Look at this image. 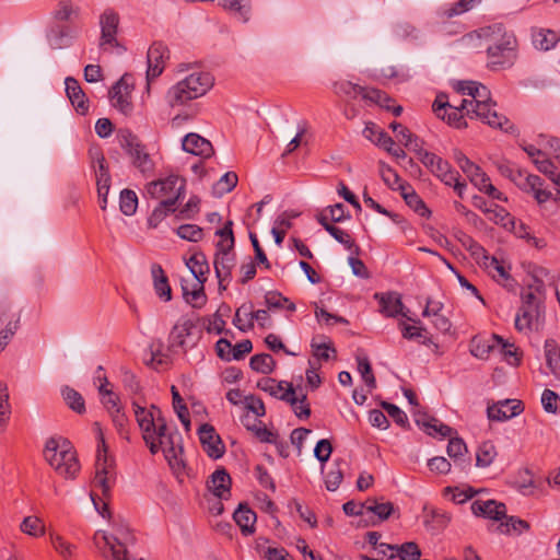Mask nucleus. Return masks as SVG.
Returning <instances> with one entry per match:
<instances>
[{"label": "nucleus", "instance_id": "4", "mask_svg": "<svg viewBox=\"0 0 560 560\" xmlns=\"http://www.w3.org/2000/svg\"><path fill=\"white\" fill-rule=\"evenodd\" d=\"M479 36L489 43L487 55L492 69L511 65L515 39L504 32L501 24L481 28Z\"/></svg>", "mask_w": 560, "mask_h": 560}, {"label": "nucleus", "instance_id": "46", "mask_svg": "<svg viewBox=\"0 0 560 560\" xmlns=\"http://www.w3.org/2000/svg\"><path fill=\"white\" fill-rule=\"evenodd\" d=\"M534 164L540 173L549 177L557 186L558 194H560V172L556 173V170L560 165H556L548 156L546 159H534Z\"/></svg>", "mask_w": 560, "mask_h": 560}, {"label": "nucleus", "instance_id": "23", "mask_svg": "<svg viewBox=\"0 0 560 560\" xmlns=\"http://www.w3.org/2000/svg\"><path fill=\"white\" fill-rule=\"evenodd\" d=\"M231 483V477L224 468L217 469L207 482L208 489L219 499L230 497Z\"/></svg>", "mask_w": 560, "mask_h": 560}, {"label": "nucleus", "instance_id": "60", "mask_svg": "<svg viewBox=\"0 0 560 560\" xmlns=\"http://www.w3.org/2000/svg\"><path fill=\"white\" fill-rule=\"evenodd\" d=\"M425 331L427 329L423 327L401 324V334L405 339H421V343L430 345L432 343V339L423 334Z\"/></svg>", "mask_w": 560, "mask_h": 560}, {"label": "nucleus", "instance_id": "43", "mask_svg": "<svg viewBox=\"0 0 560 560\" xmlns=\"http://www.w3.org/2000/svg\"><path fill=\"white\" fill-rule=\"evenodd\" d=\"M79 13L80 8L74 5L72 0H58L52 16L58 22H67L70 21L72 16L77 18Z\"/></svg>", "mask_w": 560, "mask_h": 560}, {"label": "nucleus", "instance_id": "53", "mask_svg": "<svg viewBox=\"0 0 560 560\" xmlns=\"http://www.w3.org/2000/svg\"><path fill=\"white\" fill-rule=\"evenodd\" d=\"M534 45L536 48L541 50H549L555 47L558 42V36L553 31L550 30H539L534 34L533 38Z\"/></svg>", "mask_w": 560, "mask_h": 560}, {"label": "nucleus", "instance_id": "3", "mask_svg": "<svg viewBox=\"0 0 560 560\" xmlns=\"http://www.w3.org/2000/svg\"><path fill=\"white\" fill-rule=\"evenodd\" d=\"M494 105L490 97V91L480 83L474 88L470 100L464 98L460 102L462 108H465L466 115L470 118L476 117L490 127L503 129L509 124V119L494 110Z\"/></svg>", "mask_w": 560, "mask_h": 560}, {"label": "nucleus", "instance_id": "6", "mask_svg": "<svg viewBox=\"0 0 560 560\" xmlns=\"http://www.w3.org/2000/svg\"><path fill=\"white\" fill-rule=\"evenodd\" d=\"M119 145L130 156L132 165L144 176H151L154 171V162L145 145L129 129H119L117 132Z\"/></svg>", "mask_w": 560, "mask_h": 560}, {"label": "nucleus", "instance_id": "34", "mask_svg": "<svg viewBox=\"0 0 560 560\" xmlns=\"http://www.w3.org/2000/svg\"><path fill=\"white\" fill-rule=\"evenodd\" d=\"M544 180L533 174H528L524 177V183H522V188L526 191H530L534 195V198L538 203H544L551 198V192L547 189L542 188Z\"/></svg>", "mask_w": 560, "mask_h": 560}, {"label": "nucleus", "instance_id": "54", "mask_svg": "<svg viewBox=\"0 0 560 560\" xmlns=\"http://www.w3.org/2000/svg\"><path fill=\"white\" fill-rule=\"evenodd\" d=\"M172 398H173V408L177 413L180 422L185 425L186 429H189L190 418L187 406L184 404L183 398L180 397L177 388L173 385L171 388Z\"/></svg>", "mask_w": 560, "mask_h": 560}, {"label": "nucleus", "instance_id": "24", "mask_svg": "<svg viewBox=\"0 0 560 560\" xmlns=\"http://www.w3.org/2000/svg\"><path fill=\"white\" fill-rule=\"evenodd\" d=\"M257 387L268 393L270 396L283 401L290 400L289 397L294 394L292 384L285 382H277L276 380L269 377L260 380L257 383Z\"/></svg>", "mask_w": 560, "mask_h": 560}, {"label": "nucleus", "instance_id": "55", "mask_svg": "<svg viewBox=\"0 0 560 560\" xmlns=\"http://www.w3.org/2000/svg\"><path fill=\"white\" fill-rule=\"evenodd\" d=\"M366 511L377 515L381 521H385L394 512V504L392 502L378 503L375 499L370 498L366 500Z\"/></svg>", "mask_w": 560, "mask_h": 560}, {"label": "nucleus", "instance_id": "25", "mask_svg": "<svg viewBox=\"0 0 560 560\" xmlns=\"http://www.w3.org/2000/svg\"><path fill=\"white\" fill-rule=\"evenodd\" d=\"M67 96L69 97L71 104L75 108V110L82 115L86 114L89 110V104L79 82L74 78H67L65 81Z\"/></svg>", "mask_w": 560, "mask_h": 560}, {"label": "nucleus", "instance_id": "29", "mask_svg": "<svg viewBox=\"0 0 560 560\" xmlns=\"http://www.w3.org/2000/svg\"><path fill=\"white\" fill-rule=\"evenodd\" d=\"M381 547L392 550L388 559H395L398 557L400 560H420L421 557V550L413 541H407L402 545L382 544Z\"/></svg>", "mask_w": 560, "mask_h": 560}, {"label": "nucleus", "instance_id": "39", "mask_svg": "<svg viewBox=\"0 0 560 560\" xmlns=\"http://www.w3.org/2000/svg\"><path fill=\"white\" fill-rule=\"evenodd\" d=\"M366 139L378 145L384 150H390L395 144L393 138L382 129H378L374 124H370L363 131Z\"/></svg>", "mask_w": 560, "mask_h": 560}, {"label": "nucleus", "instance_id": "36", "mask_svg": "<svg viewBox=\"0 0 560 560\" xmlns=\"http://www.w3.org/2000/svg\"><path fill=\"white\" fill-rule=\"evenodd\" d=\"M375 299L380 300L381 311L386 316L395 317L402 313L404 304L401 298L397 293H387L374 295Z\"/></svg>", "mask_w": 560, "mask_h": 560}, {"label": "nucleus", "instance_id": "62", "mask_svg": "<svg viewBox=\"0 0 560 560\" xmlns=\"http://www.w3.org/2000/svg\"><path fill=\"white\" fill-rule=\"evenodd\" d=\"M443 492L445 497L452 494L451 500L456 504L465 503L477 493V491H475L471 487H468L467 489L446 487L444 488Z\"/></svg>", "mask_w": 560, "mask_h": 560}, {"label": "nucleus", "instance_id": "41", "mask_svg": "<svg viewBox=\"0 0 560 560\" xmlns=\"http://www.w3.org/2000/svg\"><path fill=\"white\" fill-rule=\"evenodd\" d=\"M493 340L497 342V346L500 347V352L508 363L515 366L521 363L522 352L513 343H509L499 335H493Z\"/></svg>", "mask_w": 560, "mask_h": 560}, {"label": "nucleus", "instance_id": "8", "mask_svg": "<svg viewBox=\"0 0 560 560\" xmlns=\"http://www.w3.org/2000/svg\"><path fill=\"white\" fill-rule=\"evenodd\" d=\"M95 544L100 547V540L104 542L103 556L107 560H128L127 547L135 541L132 533L128 528H117L114 535L96 533Z\"/></svg>", "mask_w": 560, "mask_h": 560}, {"label": "nucleus", "instance_id": "50", "mask_svg": "<svg viewBox=\"0 0 560 560\" xmlns=\"http://www.w3.org/2000/svg\"><path fill=\"white\" fill-rule=\"evenodd\" d=\"M291 400H285V402L290 404L294 415L300 419H307L311 416V408L307 401V396L302 394L300 397L296 396V390L294 389V394L289 397Z\"/></svg>", "mask_w": 560, "mask_h": 560}, {"label": "nucleus", "instance_id": "56", "mask_svg": "<svg viewBox=\"0 0 560 560\" xmlns=\"http://www.w3.org/2000/svg\"><path fill=\"white\" fill-rule=\"evenodd\" d=\"M120 211L125 215H132L138 207V197L133 190L122 189L119 198Z\"/></svg>", "mask_w": 560, "mask_h": 560}, {"label": "nucleus", "instance_id": "10", "mask_svg": "<svg viewBox=\"0 0 560 560\" xmlns=\"http://www.w3.org/2000/svg\"><path fill=\"white\" fill-rule=\"evenodd\" d=\"M129 80L130 77L124 74L109 90V98L113 106L125 116H130L133 110L131 102L133 85Z\"/></svg>", "mask_w": 560, "mask_h": 560}, {"label": "nucleus", "instance_id": "52", "mask_svg": "<svg viewBox=\"0 0 560 560\" xmlns=\"http://www.w3.org/2000/svg\"><path fill=\"white\" fill-rule=\"evenodd\" d=\"M369 89L362 88L358 84H354L350 81H339L334 83V92L339 96H348L350 98H355L358 95L363 97V94Z\"/></svg>", "mask_w": 560, "mask_h": 560}, {"label": "nucleus", "instance_id": "33", "mask_svg": "<svg viewBox=\"0 0 560 560\" xmlns=\"http://www.w3.org/2000/svg\"><path fill=\"white\" fill-rule=\"evenodd\" d=\"M416 422L431 436L447 438L451 436L453 432L451 427L442 423L435 418L427 417L425 415L417 417Z\"/></svg>", "mask_w": 560, "mask_h": 560}, {"label": "nucleus", "instance_id": "9", "mask_svg": "<svg viewBox=\"0 0 560 560\" xmlns=\"http://www.w3.org/2000/svg\"><path fill=\"white\" fill-rule=\"evenodd\" d=\"M148 195L160 201L167 197H175L178 194V201L184 198L185 179L177 175H170L165 178L153 180L147 185Z\"/></svg>", "mask_w": 560, "mask_h": 560}, {"label": "nucleus", "instance_id": "49", "mask_svg": "<svg viewBox=\"0 0 560 560\" xmlns=\"http://www.w3.org/2000/svg\"><path fill=\"white\" fill-rule=\"evenodd\" d=\"M247 420L248 416H245L242 419V423L247 430L252 431L260 442L275 444L277 443L278 434L276 432H272L262 425L261 421L258 422L259 425L254 424V427H249V423L246 422Z\"/></svg>", "mask_w": 560, "mask_h": 560}, {"label": "nucleus", "instance_id": "57", "mask_svg": "<svg viewBox=\"0 0 560 560\" xmlns=\"http://www.w3.org/2000/svg\"><path fill=\"white\" fill-rule=\"evenodd\" d=\"M62 396L66 404L75 412L82 413L85 411V404L82 395L70 387L62 389Z\"/></svg>", "mask_w": 560, "mask_h": 560}, {"label": "nucleus", "instance_id": "45", "mask_svg": "<svg viewBox=\"0 0 560 560\" xmlns=\"http://www.w3.org/2000/svg\"><path fill=\"white\" fill-rule=\"evenodd\" d=\"M343 459H336L332 467L325 474V486L328 491H336L343 479Z\"/></svg>", "mask_w": 560, "mask_h": 560}, {"label": "nucleus", "instance_id": "16", "mask_svg": "<svg viewBox=\"0 0 560 560\" xmlns=\"http://www.w3.org/2000/svg\"><path fill=\"white\" fill-rule=\"evenodd\" d=\"M432 174L440 178L447 186H452L458 197H464V191L467 187L466 183L459 182V173L452 167V165L444 159H440L435 164Z\"/></svg>", "mask_w": 560, "mask_h": 560}, {"label": "nucleus", "instance_id": "58", "mask_svg": "<svg viewBox=\"0 0 560 560\" xmlns=\"http://www.w3.org/2000/svg\"><path fill=\"white\" fill-rule=\"evenodd\" d=\"M465 110V108H462V106H450L447 110L440 117L442 119L446 120L447 124L454 128L462 129L467 127V122L462 114V112Z\"/></svg>", "mask_w": 560, "mask_h": 560}, {"label": "nucleus", "instance_id": "22", "mask_svg": "<svg viewBox=\"0 0 560 560\" xmlns=\"http://www.w3.org/2000/svg\"><path fill=\"white\" fill-rule=\"evenodd\" d=\"M541 313L539 308L520 307L515 316V329L526 334L537 329Z\"/></svg>", "mask_w": 560, "mask_h": 560}, {"label": "nucleus", "instance_id": "1", "mask_svg": "<svg viewBox=\"0 0 560 560\" xmlns=\"http://www.w3.org/2000/svg\"><path fill=\"white\" fill-rule=\"evenodd\" d=\"M132 405L137 423L151 454L154 455L162 450L172 470L175 474H182L185 470L182 436L177 432L168 431L166 419L155 405H151L149 409L137 402Z\"/></svg>", "mask_w": 560, "mask_h": 560}, {"label": "nucleus", "instance_id": "51", "mask_svg": "<svg viewBox=\"0 0 560 560\" xmlns=\"http://www.w3.org/2000/svg\"><path fill=\"white\" fill-rule=\"evenodd\" d=\"M495 456L497 450L493 443L490 441L483 442L477 451L476 464L478 467H488L493 463Z\"/></svg>", "mask_w": 560, "mask_h": 560}, {"label": "nucleus", "instance_id": "20", "mask_svg": "<svg viewBox=\"0 0 560 560\" xmlns=\"http://www.w3.org/2000/svg\"><path fill=\"white\" fill-rule=\"evenodd\" d=\"M471 512L476 516H483L494 521H501L506 517V508L504 503L494 500L480 501L477 500L471 504Z\"/></svg>", "mask_w": 560, "mask_h": 560}, {"label": "nucleus", "instance_id": "38", "mask_svg": "<svg viewBox=\"0 0 560 560\" xmlns=\"http://www.w3.org/2000/svg\"><path fill=\"white\" fill-rule=\"evenodd\" d=\"M545 357L551 373L560 381V348L553 339L545 341Z\"/></svg>", "mask_w": 560, "mask_h": 560}, {"label": "nucleus", "instance_id": "12", "mask_svg": "<svg viewBox=\"0 0 560 560\" xmlns=\"http://www.w3.org/2000/svg\"><path fill=\"white\" fill-rule=\"evenodd\" d=\"M170 59V50L166 45L161 42H154L147 54L148 70L147 81L150 82L160 77L165 68L166 61Z\"/></svg>", "mask_w": 560, "mask_h": 560}, {"label": "nucleus", "instance_id": "2", "mask_svg": "<svg viewBox=\"0 0 560 560\" xmlns=\"http://www.w3.org/2000/svg\"><path fill=\"white\" fill-rule=\"evenodd\" d=\"M44 457L51 468L65 479H74L80 471L77 453L66 439L50 438L47 440Z\"/></svg>", "mask_w": 560, "mask_h": 560}, {"label": "nucleus", "instance_id": "44", "mask_svg": "<svg viewBox=\"0 0 560 560\" xmlns=\"http://www.w3.org/2000/svg\"><path fill=\"white\" fill-rule=\"evenodd\" d=\"M232 226L233 222L229 220L225 222L223 228L215 232V235L220 237L219 242L217 243V252L233 250L235 238Z\"/></svg>", "mask_w": 560, "mask_h": 560}, {"label": "nucleus", "instance_id": "42", "mask_svg": "<svg viewBox=\"0 0 560 560\" xmlns=\"http://www.w3.org/2000/svg\"><path fill=\"white\" fill-rule=\"evenodd\" d=\"M389 128L396 132V137L398 141L404 144L406 148L412 150V147H419V143L422 141L418 136L412 133L407 127L402 126L397 121H393L389 124Z\"/></svg>", "mask_w": 560, "mask_h": 560}, {"label": "nucleus", "instance_id": "27", "mask_svg": "<svg viewBox=\"0 0 560 560\" xmlns=\"http://www.w3.org/2000/svg\"><path fill=\"white\" fill-rule=\"evenodd\" d=\"M423 513L425 527L433 532L444 529L451 521V515L446 511L434 506L424 505Z\"/></svg>", "mask_w": 560, "mask_h": 560}, {"label": "nucleus", "instance_id": "7", "mask_svg": "<svg viewBox=\"0 0 560 560\" xmlns=\"http://www.w3.org/2000/svg\"><path fill=\"white\" fill-rule=\"evenodd\" d=\"M116 481L115 460L108 455L107 446L104 436L100 435V443L97 446V455L95 462V477L94 486L102 491V494L107 498Z\"/></svg>", "mask_w": 560, "mask_h": 560}, {"label": "nucleus", "instance_id": "35", "mask_svg": "<svg viewBox=\"0 0 560 560\" xmlns=\"http://www.w3.org/2000/svg\"><path fill=\"white\" fill-rule=\"evenodd\" d=\"M316 220L338 243L343 244L348 249L355 246L347 232L328 222V215L325 212H319Z\"/></svg>", "mask_w": 560, "mask_h": 560}, {"label": "nucleus", "instance_id": "31", "mask_svg": "<svg viewBox=\"0 0 560 560\" xmlns=\"http://www.w3.org/2000/svg\"><path fill=\"white\" fill-rule=\"evenodd\" d=\"M233 518L243 535H252L255 532L256 513L246 504L241 503L238 505L237 510L233 513Z\"/></svg>", "mask_w": 560, "mask_h": 560}, {"label": "nucleus", "instance_id": "32", "mask_svg": "<svg viewBox=\"0 0 560 560\" xmlns=\"http://www.w3.org/2000/svg\"><path fill=\"white\" fill-rule=\"evenodd\" d=\"M151 275L153 278L154 290L158 296L166 302L170 301L172 299V289L162 266L159 264H153L151 266Z\"/></svg>", "mask_w": 560, "mask_h": 560}, {"label": "nucleus", "instance_id": "14", "mask_svg": "<svg viewBox=\"0 0 560 560\" xmlns=\"http://www.w3.org/2000/svg\"><path fill=\"white\" fill-rule=\"evenodd\" d=\"M198 434L202 448L209 457L218 459L224 455L225 446L211 424H201Z\"/></svg>", "mask_w": 560, "mask_h": 560}, {"label": "nucleus", "instance_id": "37", "mask_svg": "<svg viewBox=\"0 0 560 560\" xmlns=\"http://www.w3.org/2000/svg\"><path fill=\"white\" fill-rule=\"evenodd\" d=\"M398 189L400 190L406 203L417 213H419L421 217H427L430 213V210L427 208L423 200L417 195L410 185L400 184Z\"/></svg>", "mask_w": 560, "mask_h": 560}, {"label": "nucleus", "instance_id": "30", "mask_svg": "<svg viewBox=\"0 0 560 560\" xmlns=\"http://www.w3.org/2000/svg\"><path fill=\"white\" fill-rule=\"evenodd\" d=\"M77 36V31L70 25H56L51 27L48 38L55 49L67 47L71 39Z\"/></svg>", "mask_w": 560, "mask_h": 560}, {"label": "nucleus", "instance_id": "64", "mask_svg": "<svg viewBox=\"0 0 560 560\" xmlns=\"http://www.w3.org/2000/svg\"><path fill=\"white\" fill-rule=\"evenodd\" d=\"M21 530L31 536L38 537L44 534V525L38 517L27 516L21 524Z\"/></svg>", "mask_w": 560, "mask_h": 560}, {"label": "nucleus", "instance_id": "5", "mask_svg": "<svg viewBox=\"0 0 560 560\" xmlns=\"http://www.w3.org/2000/svg\"><path fill=\"white\" fill-rule=\"evenodd\" d=\"M213 85V77L209 72H192L172 86L167 93L171 106L183 105L205 95Z\"/></svg>", "mask_w": 560, "mask_h": 560}, {"label": "nucleus", "instance_id": "63", "mask_svg": "<svg viewBox=\"0 0 560 560\" xmlns=\"http://www.w3.org/2000/svg\"><path fill=\"white\" fill-rule=\"evenodd\" d=\"M55 550L65 559L71 560L74 555L75 546L65 540L61 536H50Z\"/></svg>", "mask_w": 560, "mask_h": 560}, {"label": "nucleus", "instance_id": "21", "mask_svg": "<svg viewBox=\"0 0 560 560\" xmlns=\"http://www.w3.org/2000/svg\"><path fill=\"white\" fill-rule=\"evenodd\" d=\"M183 150L201 158H210L213 154V147L209 140L198 133H188L183 139Z\"/></svg>", "mask_w": 560, "mask_h": 560}, {"label": "nucleus", "instance_id": "26", "mask_svg": "<svg viewBox=\"0 0 560 560\" xmlns=\"http://www.w3.org/2000/svg\"><path fill=\"white\" fill-rule=\"evenodd\" d=\"M205 282L206 281L195 280L190 287L185 280L182 282L183 295L186 302L195 308H201L207 302V295L203 287Z\"/></svg>", "mask_w": 560, "mask_h": 560}, {"label": "nucleus", "instance_id": "59", "mask_svg": "<svg viewBox=\"0 0 560 560\" xmlns=\"http://www.w3.org/2000/svg\"><path fill=\"white\" fill-rule=\"evenodd\" d=\"M357 362H358V370L364 381V383L366 384V386L370 388V389H373L376 387V380H375V376L373 374V371H372V366H371V363L369 361V358L368 357H360L358 355L357 357Z\"/></svg>", "mask_w": 560, "mask_h": 560}, {"label": "nucleus", "instance_id": "17", "mask_svg": "<svg viewBox=\"0 0 560 560\" xmlns=\"http://www.w3.org/2000/svg\"><path fill=\"white\" fill-rule=\"evenodd\" d=\"M236 262L235 253L233 250L215 252L214 270L219 280V289L225 290L224 282H230L232 278V269Z\"/></svg>", "mask_w": 560, "mask_h": 560}, {"label": "nucleus", "instance_id": "19", "mask_svg": "<svg viewBox=\"0 0 560 560\" xmlns=\"http://www.w3.org/2000/svg\"><path fill=\"white\" fill-rule=\"evenodd\" d=\"M195 323L189 318H180L172 328L168 335V350L177 352L178 349L185 351L186 338L191 335Z\"/></svg>", "mask_w": 560, "mask_h": 560}, {"label": "nucleus", "instance_id": "40", "mask_svg": "<svg viewBox=\"0 0 560 560\" xmlns=\"http://www.w3.org/2000/svg\"><path fill=\"white\" fill-rule=\"evenodd\" d=\"M195 280L207 281L209 265L202 253L194 254L186 262Z\"/></svg>", "mask_w": 560, "mask_h": 560}, {"label": "nucleus", "instance_id": "13", "mask_svg": "<svg viewBox=\"0 0 560 560\" xmlns=\"http://www.w3.org/2000/svg\"><path fill=\"white\" fill-rule=\"evenodd\" d=\"M120 18L117 11L112 8H107L100 15V27H101V38L100 46L104 47L106 45L110 47H118L119 44L117 42V33L119 26Z\"/></svg>", "mask_w": 560, "mask_h": 560}, {"label": "nucleus", "instance_id": "61", "mask_svg": "<svg viewBox=\"0 0 560 560\" xmlns=\"http://www.w3.org/2000/svg\"><path fill=\"white\" fill-rule=\"evenodd\" d=\"M176 234L189 242H199L203 236V231L196 224H183L176 230Z\"/></svg>", "mask_w": 560, "mask_h": 560}, {"label": "nucleus", "instance_id": "11", "mask_svg": "<svg viewBox=\"0 0 560 560\" xmlns=\"http://www.w3.org/2000/svg\"><path fill=\"white\" fill-rule=\"evenodd\" d=\"M255 320H257L261 327L271 325L268 311H253V305L249 303L243 304L236 310L233 324L241 331H248L254 328Z\"/></svg>", "mask_w": 560, "mask_h": 560}, {"label": "nucleus", "instance_id": "47", "mask_svg": "<svg viewBox=\"0 0 560 560\" xmlns=\"http://www.w3.org/2000/svg\"><path fill=\"white\" fill-rule=\"evenodd\" d=\"M220 4L229 12L240 16L244 22L248 21L250 12L249 0H220Z\"/></svg>", "mask_w": 560, "mask_h": 560}, {"label": "nucleus", "instance_id": "18", "mask_svg": "<svg viewBox=\"0 0 560 560\" xmlns=\"http://www.w3.org/2000/svg\"><path fill=\"white\" fill-rule=\"evenodd\" d=\"M96 164L97 166L95 170V174L100 207L103 211H105L107 207V196L110 188V174L103 154H100L97 156Z\"/></svg>", "mask_w": 560, "mask_h": 560}, {"label": "nucleus", "instance_id": "48", "mask_svg": "<svg viewBox=\"0 0 560 560\" xmlns=\"http://www.w3.org/2000/svg\"><path fill=\"white\" fill-rule=\"evenodd\" d=\"M249 365L252 370L258 373L270 374L276 368V361L270 354L260 353L250 358Z\"/></svg>", "mask_w": 560, "mask_h": 560}, {"label": "nucleus", "instance_id": "28", "mask_svg": "<svg viewBox=\"0 0 560 560\" xmlns=\"http://www.w3.org/2000/svg\"><path fill=\"white\" fill-rule=\"evenodd\" d=\"M178 202V195L175 197H167L166 199L159 202L153 209L151 215L148 219L149 228H158L159 224L170 214L176 212V205Z\"/></svg>", "mask_w": 560, "mask_h": 560}, {"label": "nucleus", "instance_id": "15", "mask_svg": "<svg viewBox=\"0 0 560 560\" xmlns=\"http://www.w3.org/2000/svg\"><path fill=\"white\" fill-rule=\"evenodd\" d=\"M524 410L523 404L517 399H504L488 405L487 416L491 421H506L518 416Z\"/></svg>", "mask_w": 560, "mask_h": 560}]
</instances>
